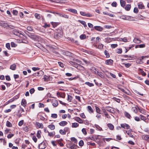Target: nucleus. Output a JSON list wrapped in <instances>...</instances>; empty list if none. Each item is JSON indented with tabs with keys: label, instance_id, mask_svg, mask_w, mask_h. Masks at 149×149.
Returning <instances> with one entry per match:
<instances>
[{
	"label": "nucleus",
	"instance_id": "obj_1",
	"mask_svg": "<svg viewBox=\"0 0 149 149\" xmlns=\"http://www.w3.org/2000/svg\"><path fill=\"white\" fill-rule=\"evenodd\" d=\"M69 63L76 68L78 70H84L85 69L80 64H78L75 61H70Z\"/></svg>",
	"mask_w": 149,
	"mask_h": 149
},
{
	"label": "nucleus",
	"instance_id": "obj_2",
	"mask_svg": "<svg viewBox=\"0 0 149 149\" xmlns=\"http://www.w3.org/2000/svg\"><path fill=\"white\" fill-rule=\"evenodd\" d=\"M57 32L54 33V38L56 39H58L61 38L62 36L61 31L60 29H58L57 30Z\"/></svg>",
	"mask_w": 149,
	"mask_h": 149
},
{
	"label": "nucleus",
	"instance_id": "obj_3",
	"mask_svg": "<svg viewBox=\"0 0 149 149\" xmlns=\"http://www.w3.org/2000/svg\"><path fill=\"white\" fill-rule=\"evenodd\" d=\"M22 32L18 30L14 29L13 30L12 32V33L14 35L18 36L19 37H22L21 35L24 36L26 38H27L26 36H25L24 34L21 33Z\"/></svg>",
	"mask_w": 149,
	"mask_h": 149
},
{
	"label": "nucleus",
	"instance_id": "obj_4",
	"mask_svg": "<svg viewBox=\"0 0 149 149\" xmlns=\"http://www.w3.org/2000/svg\"><path fill=\"white\" fill-rule=\"evenodd\" d=\"M29 37L34 41H37L39 39L38 36L33 33H31Z\"/></svg>",
	"mask_w": 149,
	"mask_h": 149
},
{
	"label": "nucleus",
	"instance_id": "obj_5",
	"mask_svg": "<svg viewBox=\"0 0 149 149\" xmlns=\"http://www.w3.org/2000/svg\"><path fill=\"white\" fill-rule=\"evenodd\" d=\"M44 81H48L52 80V77L49 75H44Z\"/></svg>",
	"mask_w": 149,
	"mask_h": 149
},
{
	"label": "nucleus",
	"instance_id": "obj_6",
	"mask_svg": "<svg viewBox=\"0 0 149 149\" xmlns=\"http://www.w3.org/2000/svg\"><path fill=\"white\" fill-rule=\"evenodd\" d=\"M46 147V145L45 142L43 141L40 143L38 146V148L39 149H44Z\"/></svg>",
	"mask_w": 149,
	"mask_h": 149
},
{
	"label": "nucleus",
	"instance_id": "obj_7",
	"mask_svg": "<svg viewBox=\"0 0 149 149\" xmlns=\"http://www.w3.org/2000/svg\"><path fill=\"white\" fill-rule=\"evenodd\" d=\"M90 70L91 72L93 74H98V70L96 69L95 67H92L90 69Z\"/></svg>",
	"mask_w": 149,
	"mask_h": 149
},
{
	"label": "nucleus",
	"instance_id": "obj_8",
	"mask_svg": "<svg viewBox=\"0 0 149 149\" xmlns=\"http://www.w3.org/2000/svg\"><path fill=\"white\" fill-rule=\"evenodd\" d=\"M106 110L111 113H113L115 112L114 109L110 107H106Z\"/></svg>",
	"mask_w": 149,
	"mask_h": 149
},
{
	"label": "nucleus",
	"instance_id": "obj_9",
	"mask_svg": "<svg viewBox=\"0 0 149 149\" xmlns=\"http://www.w3.org/2000/svg\"><path fill=\"white\" fill-rule=\"evenodd\" d=\"M0 26L5 28L8 26V24L5 22L2 21L0 22Z\"/></svg>",
	"mask_w": 149,
	"mask_h": 149
},
{
	"label": "nucleus",
	"instance_id": "obj_10",
	"mask_svg": "<svg viewBox=\"0 0 149 149\" xmlns=\"http://www.w3.org/2000/svg\"><path fill=\"white\" fill-rule=\"evenodd\" d=\"M52 103L53 106L54 107H56L58 105V103L57 100L55 99L52 100Z\"/></svg>",
	"mask_w": 149,
	"mask_h": 149
},
{
	"label": "nucleus",
	"instance_id": "obj_11",
	"mask_svg": "<svg viewBox=\"0 0 149 149\" xmlns=\"http://www.w3.org/2000/svg\"><path fill=\"white\" fill-rule=\"evenodd\" d=\"M121 127L127 129H129L130 128V126L128 125L126 123L122 124L120 125Z\"/></svg>",
	"mask_w": 149,
	"mask_h": 149
},
{
	"label": "nucleus",
	"instance_id": "obj_12",
	"mask_svg": "<svg viewBox=\"0 0 149 149\" xmlns=\"http://www.w3.org/2000/svg\"><path fill=\"white\" fill-rule=\"evenodd\" d=\"M142 138L143 139L149 142V135H143Z\"/></svg>",
	"mask_w": 149,
	"mask_h": 149
},
{
	"label": "nucleus",
	"instance_id": "obj_13",
	"mask_svg": "<svg viewBox=\"0 0 149 149\" xmlns=\"http://www.w3.org/2000/svg\"><path fill=\"white\" fill-rule=\"evenodd\" d=\"M138 6L139 9H144L145 8V6L141 2L138 3Z\"/></svg>",
	"mask_w": 149,
	"mask_h": 149
},
{
	"label": "nucleus",
	"instance_id": "obj_14",
	"mask_svg": "<svg viewBox=\"0 0 149 149\" xmlns=\"http://www.w3.org/2000/svg\"><path fill=\"white\" fill-rule=\"evenodd\" d=\"M94 29H95L96 30L101 31L103 30V28L99 26H95L94 27Z\"/></svg>",
	"mask_w": 149,
	"mask_h": 149
},
{
	"label": "nucleus",
	"instance_id": "obj_15",
	"mask_svg": "<svg viewBox=\"0 0 149 149\" xmlns=\"http://www.w3.org/2000/svg\"><path fill=\"white\" fill-rule=\"evenodd\" d=\"M68 124L67 122L66 121H62L59 123V125L61 126H64Z\"/></svg>",
	"mask_w": 149,
	"mask_h": 149
},
{
	"label": "nucleus",
	"instance_id": "obj_16",
	"mask_svg": "<svg viewBox=\"0 0 149 149\" xmlns=\"http://www.w3.org/2000/svg\"><path fill=\"white\" fill-rule=\"evenodd\" d=\"M113 61L111 59L107 60L105 61V64L107 65H110L112 64L113 63Z\"/></svg>",
	"mask_w": 149,
	"mask_h": 149
},
{
	"label": "nucleus",
	"instance_id": "obj_17",
	"mask_svg": "<svg viewBox=\"0 0 149 149\" xmlns=\"http://www.w3.org/2000/svg\"><path fill=\"white\" fill-rule=\"evenodd\" d=\"M26 100L24 99H23L22 100V102H21V105L23 106L24 107H25L26 105Z\"/></svg>",
	"mask_w": 149,
	"mask_h": 149
},
{
	"label": "nucleus",
	"instance_id": "obj_18",
	"mask_svg": "<svg viewBox=\"0 0 149 149\" xmlns=\"http://www.w3.org/2000/svg\"><path fill=\"white\" fill-rule=\"evenodd\" d=\"M120 3L121 6L123 8H124L125 6L126 2L123 0H120Z\"/></svg>",
	"mask_w": 149,
	"mask_h": 149
},
{
	"label": "nucleus",
	"instance_id": "obj_19",
	"mask_svg": "<svg viewBox=\"0 0 149 149\" xmlns=\"http://www.w3.org/2000/svg\"><path fill=\"white\" fill-rule=\"evenodd\" d=\"M36 125L38 128H43V124L42 123L37 122L36 123Z\"/></svg>",
	"mask_w": 149,
	"mask_h": 149
},
{
	"label": "nucleus",
	"instance_id": "obj_20",
	"mask_svg": "<svg viewBox=\"0 0 149 149\" xmlns=\"http://www.w3.org/2000/svg\"><path fill=\"white\" fill-rule=\"evenodd\" d=\"M87 110L89 113H93V110L91 106H88L87 107Z\"/></svg>",
	"mask_w": 149,
	"mask_h": 149
},
{
	"label": "nucleus",
	"instance_id": "obj_21",
	"mask_svg": "<svg viewBox=\"0 0 149 149\" xmlns=\"http://www.w3.org/2000/svg\"><path fill=\"white\" fill-rule=\"evenodd\" d=\"M68 10L73 13L76 14L77 13V11L76 9L72 8L68 9Z\"/></svg>",
	"mask_w": 149,
	"mask_h": 149
},
{
	"label": "nucleus",
	"instance_id": "obj_22",
	"mask_svg": "<svg viewBox=\"0 0 149 149\" xmlns=\"http://www.w3.org/2000/svg\"><path fill=\"white\" fill-rule=\"evenodd\" d=\"M75 120L80 123H83V120L79 117H76L75 118Z\"/></svg>",
	"mask_w": 149,
	"mask_h": 149
},
{
	"label": "nucleus",
	"instance_id": "obj_23",
	"mask_svg": "<svg viewBox=\"0 0 149 149\" xmlns=\"http://www.w3.org/2000/svg\"><path fill=\"white\" fill-rule=\"evenodd\" d=\"M127 20L129 21H135V19H134V17L130 16H127Z\"/></svg>",
	"mask_w": 149,
	"mask_h": 149
},
{
	"label": "nucleus",
	"instance_id": "obj_24",
	"mask_svg": "<svg viewBox=\"0 0 149 149\" xmlns=\"http://www.w3.org/2000/svg\"><path fill=\"white\" fill-rule=\"evenodd\" d=\"M107 126L108 128L111 130H113L114 128V126L111 123L107 124Z\"/></svg>",
	"mask_w": 149,
	"mask_h": 149
},
{
	"label": "nucleus",
	"instance_id": "obj_25",
	"mask_svg": "<svg viewBox=\"0 0 149 149\" xmlns=\"http://www.w3.org/2000/svg\"><path fill=\"white\" fill-rule=\"evenodd\" d=\"M124 8H125V9L127 11H129L130 10L131 8V6L130 4H127Z\"/></svg>",
	"mask_w": 149,
	"mask_h": 149
},
{
	"label": "nucleus",
	"instance_id": "obj_26",
	"mask_svg": "<svg viewBox=\"0 0 149 149\" xmlns=\"http://www.w3.org/2000/svg\"><path fill=\"white\" fill-rule=\"evenodd\" d=\"M87 140H91L94 141H95V137L94 136H91L90 137L87 138Z\"/></svg>",
	"mask_w": 149,
	"mask_h": 149
},
{
	"label": "nucleus",
	"instance_id": "obj_27",
	"mask_svg": "<svg viewBox=\"0 0 149 149\" xmlns=\"http://www.w3.org/2000/svg\"><path fill=\"white\" fill-rule=\"evenodd\" d=\"M78 22L83 25L84 27H87V25L85 21L83 20H79Z\"/></svg>",
	"mask_w": 149,
	"mask_h": 149
},
{
	"label": "nucleus",
	"instance_id": "obj_28",
	"mask_svg": "<svg viewBox=\"0 0 149 149\" xmlns=\"http://www.w3.org/2000/svg\"><path fill=\"white\" fill-rule=\"evenodd\" d=\"M124 115L127 118L130 119L131 117V116L130 114L128 112L125 111L124 112Z\"/></svg>",
	"mask_w": 149,
	"mask_h": 149
},
{
	"label": "nucleus",
	"instance_id": "obj_29",
	"mask_svg": "<svg viewBox=\"0 0 149 149\" xmlns=\"http://www.w3.org/2000/svg\"><path fill=\"white\" fill-rule=\"evenodd\" d=\"M133 41L134 42L139 43L141 42V41L138 38H135L134 39Z\"/></svg>",
	"mask_w": 149,
	"mask_h": 149
},
{
	"label": "nucleus",
	"instance_id": "obj_30",
	"mask_svg": "<svg viewBox=\"0 0 149 149\" xmlns=\"http://www.w3.org/2000/svg\"><path fill=\"white\" fill-rule=\"evenodd\" d=\"M79 125V124L77 123H72V127H77Z\"/></svg>",
	"mask_w": 149,
	"mask_h": 149
},
{
	"label": "nucleus",
	"instance_id": "obj_31",
	"mask_svg": "<svg viewBox=\"0 0 149 149\" xmlns=\"http://www.w3.org/2000/svg\"><path fill=\"white\" fill-rule=\"evenodd\" d=\"M48 127L51 130H54L55 128V125L53 124H51L48 125Z\"/></svg>",
	"mask_w": 149,
	"mask_h": 149
},
{
	"label": "nucleus",
	"instance_id": "obj_32",
	"mask_svg": "<svg viewBox=\"0 0 149 149\" xmlns=\"http://www.w3.org/2000/svg\"><path fill=\"white\" fill-rule=\"evenodd\" d=\"M65 54L67 56H72L73 54H72L71 53V52H69L68 51H66L65 52Z\"/></svg>",
	"mask_w": 149,
	"mask_h": 149
},
{
	"label": "nucleus",
	"instance_id": "obj_33",
	"mask_svg": "<svg viewBox=\"0 0 149 149\" xmlns=\"http://www.w3.org/2000/svg\"><path fill=\"white\" fill-rule=\"evenodd\" d=\"M16 68V65L15 64H13L10 66V69L12 70H14Z\"/></svg>",
	"mask_w": 149,
	"mask_h": 149
},
{
	"label": "nucleus",
	"instance_id": "obj_34",
	"mask_svg": "<svg viewBox=\"0 0 149 149\" xmlns=\"http://www.w3.org/2000/svg\"><path fill=\"white\" fill-rule=\"evenodd\" d=\"M139 111L142 114H146V111L143 109H141L139 108Z\"/></svg>",
	"mask_w": 149,
	"mask_h": 149
},
{
	"label": "nucleus",
	"instance_id": "obj_35",
	"mask_svg": "<svg viewBox=\"0 0 149 149\" xmlns=\"http://www.w3.org/2000/svg\"><path fill=\"white\" fill-rule=\"evenodd\" d=\"M41 133V131L39 130L38 131L37 134L36 136L39 139L41 137L40 134Z\"/></svg>",
	"mask_w": 149,
	"mask_h": 149
},
{
	"label": "nucleus",
	"instance_id": "obj_36",
	"mask_svg": "<svg viewBox=\"0 0 149 149\" xmlns=\"http://www.w3.org/2000/svg\"><path fill=\"white\" fill-rule=\"evenodd\" d=\"M79 37L81 40H84L86 38V36L85 34H82Z\"/></svg>",
	"mask_w": 149,
	"mask_h": 149
},
{
	"label": "nucleus",
	"instance_id": "obj_37",
	"mask_svg": "<svg viewBox=\"0 0 149 149\" xmlns=\"http://www.w3.org/2000/svg\"><path fill=\"white\" fill-rule=\"evenodd\" d=\"M141 120L145 121L146 120V117L142 115H140L139 116Z\"/></svg>",
	"mask_w": 149,
	"mask_h": 149
},
{
	"label": "nucleus",
	"instance_id": "obj_38",
	"mask_svg": "<svg viewBox=\"0 0 149 149\" xmlns=\"http://www.w3.org/2000/svg\"><path fill=\"white\" fill-rule=\"evenodd\" d=\"M77 146L75 144H74L72 145H70L69 148H70L71 149H76Z\"/></svg>",
	"mask_w": 149,
	"mask_h": 149
},
{
	"label": "nucleus",
	"instance_id": "obj_39",
	"mask_svg": "<svg viewBox=\"0 0 149 149\" xmlns=\"http://www.w3.org/2000/svg\"><path fill=\"white\" fill-rule=\"evenodd\" d=\"M6 125L8 127H11L12 126V125L10 122L7 121L6 122Z\"/></svg>",
	"mask_w": 149,
	"mask_h": 149
},
{
	"label": "nucleus",
	"instance_id": "obj_40",
	"mask_svg": "<svg viewBox=\"0 0 149 149\" xmlns=\"http://www.w3.org/2000/svg\"><path fill=\"white\" fill-rule=\"evenodd\" d=\"M95 108H96V112H97V113H100V114H101V111L100 109L99 108H98V107H97L96 106H95Z\"/></svg>",
	"mask_w": 149,
	"mask_h": 149
},
{
	"label": "nucleus",
	"instance_id": "obj_41",
	"mask_svg": "<svg viewBox=\"0 0 149 149\" xmlns=\"http://www.w3.org/2000/svg\"><path fill=\"white\" fill-rule=\"evenodd\" d=\"M85 84L86 85H88L90 87H92L94 86V84L92 83H90L88 82H86L85 83Z\"/></svg>",
	"mask_w": 149,
	"mask_h": 149
},
{
	"label": "nucleus",
	"instance_id": "obj_42",
	"mask_svg": "<svg viewBox=\"0 0 149 149\" xmlns=\"http://www.w3.org/2000/svg\"><path fill=\"white\" fill-rule=\"evenodd\" d=\"M50 26V25L49 24H47V23L45 22L44 23V25L43 26V27L45 28H46L49 27Z\"/></svg>",
	"mask_w": 149,
	"mask_h": 149
},
{
	"label": "nucleus",
	"instance_id": "obj_43",
	"mask_svg": "<svg viewBox=\"0 0 149 149\" xmlns=\"http://www.w3.org/2000/svg\"><path fill=\"white\" fill-rule=\"evenodd\" d=\"M104 54L106 56V57L107 58L110 57V55L108 51L105 50L104 51Z\"/></svg>",
	"mask_w": 149,
	"mask_h": 149
},
{
	"label": "nucleus",
	"instance_id": "obj_44",
	"mask_svg": "<svg viewBox=\"0 0 149 149\" xmlns=\"http://www.w3.org/2000/svg\"><path fill=\"white\" fill-rule=\"evenodd\" d=\"M59 132L60 134L62 135H65L66 134V133L65 132L64 130L62 129H61L59 130Z\"/></svg>",
	"mask_w": 149,
	"mask_h": 149
},
{
	"label": "nucleus",
	"instance_id": "obj_45",
	"mask_svg": "<svg viewBox=\"0 0 149 149\" xmlns=\"http://www.w3.org/2000/svg\"><path fill=\"white\" fill-rule=\"evenodd\" d=\"M105 42L107 43H109L111 41V39L110 38H107L105 39Z\"/></svg>",
	"mask_w": 149,
	"mask_h": 149
},
{
	"label": "nucleus",
	"instance_id": "obj_46",
	"mask_svg": "<svg viewBox=\"0 0 149 149\" xmlns=\"http://www.w3.org/2000/svg\"><path fill=\"white\" fill-rule=\"evenodd\" d=\"M48 135L50 136L53 137L55 134V132H48Z\"/></svg>",
	"mask_w": 149,
	"mask_h": 149
},
{
	"label": "nucleus",
	"instance_id": "obj_47",
	"mask_svg": "<svg viewBox=\"0 0 149 149\" xmlns=\"http://www.w3.org/2000/svg\"><path fill=\"white\" fill-rule=\"evenodd\" d=\"M72 99V97L69 95H68V100L69 101V102H71V100Z\"/></svg>",
	"mask_w": 149,
	"mask_h": 149
},
{
	"label": "nucleus",
	"instance_id": "obj_48",
	"mask_svg": "<svg viewBox=\"0 0 149 149\" xmlns=\"http://www.w3.org/2000/svg\"><path fill=\"white\" fill-rule=\"evenodd\" d=\"M58 64L62 68H63L65 66L64 64L60 62H58Z\"/></svg>",
	"mask_w": 149,
	"mask_h": 149
},
{
	"label": "nucleus",
	"instance_id": "obj_49",
	"mask_svg": "<svg viewBox=\"0 0 149 149\" xmlns=\"http://www.w3.org/2000/svg\"><path fill=\"white\" fill-rule=\"evenodd\" d=\"M71 140L75 143H77V139L74 137L71 138Z\"/></svg>",
	"mask_w": 149,
	"mask_h": 149
},
{
	"label": "nucleus",
	"instance_id": "obj_50",
	"mask_svg": "<svg viewBox=\"0 0 149 149\" xmlns=\"http://www.w3.org/2000/svg\"><path fill=\"white\" fill-rule=\"evenodd\" d=\"M111 5L113 7H116L117 5V4L116 2L113 1L111 4Z\"/></svg>",
	"mask_w": 149,
	"mask_h": 149
},
{
	"label": "nucleus",
	"instance_id": "obj_51",
	"mask_svg": "<svg viewBox=\"0 0 149 149\" xmlns=\"http://www.w3.org/2000/svg\"><path fill=\"white\" fill-rule=\"evenodd\" d=\"M126 132L127 133V134L129 135V136L131 137L134 138V136L129 131H126Z\"/></svg>",
	"mask_w": 149,
	"mask_h": 149
},
{
	"label": "nucleus",
	"instance_id": "obj_52",
	"mask_svg": "<svg viewBox=\"0 0 149 149\" xmlns=\"http://www.w3.org/2000/svg\"><path fill=\"white\" fill-rule=\"evenodd\" d=\"M79 145L80 146H82L84 145V141L82 140H80L79 143Z\"/></svg>",
	"mask_w": 149,
	"mask_h": 149
},
{
	"label": "nucleus",
	"instance_id": "obj_53",
	"mask_svg": "<svg viewBox=\"0 0 149 149\" xmlns=\"http://www.w3.org/2000/svg\"><path fill=\"white\" fill-rule=\"evenodd\" d=\"M35 17L38 19H40V17L39 15V14L36 13L35 14Z\"/></svg>",
	"mask_w": 149,
	"mask_h": 149
},
{
	"label": "nucleus",
	"instance_id": "obj_54",
	"mask_svg": "<svg viewBox=\"0 0 149 149\" xmlns=\"http://www.w3.org/2000/svg\"><path fill=\"white\" fill-rule=\"evenodd\" d=\"M132 109L134 112L135 113H137L138 112L137 108L135 107H132Z\"/></svg>",
	"mask_w": 149,
	"mask_h": 149
},
{
	"label": "nucleus",
	"instance_id": "obj_55",
	"mask_svg": "<svg viewBox=\"0 0 149 149\" xmlns=\"http://www.w3.org/2000/svg\"><path fill=\"white\" fill-rule=\"evenodd\" d=\"M64 130L66 133V132H69L70 129L68 127H65L64 129Z\"/></svg>",
	"mask_w": 149,
	"mask_h": 149
},
{
	"label": "nucleus",
	"instance_id": "obj_56",
	"mask_svg": "<svg viewBox=\"0 0 149 149\" xmlns=\"http://www.w3.org/2000/svg\"><path fill=\"white\" fill-rule=\"evenodd\" d=\"M14 100V99L13 98L10 99L7 102H6V104H9L11 102H13Z\"/></svg>",
	"mask_w": 149,
	"mask_h": 149
},
{
	"label": "nucleus",
	"instance_id": "obj_57",
	"mask_svg": "<svg viewBox=\"0 0 149 149\" xmlns=\"http://www.w3.org/2000/svg\"><path fill=\"white\" fill-rule=\"evenodd\" d=\"M104 45H103L102 44H100L98 46V47H97V48L99 49H102Z\"/></svg>",
	"mask_w": 149,
	"mask_h": 149
},
{
	"label": "nucleus",
	"instance_id": "obj_58",
	"mask_svg": "<svg viewBox=\"0 0 149 149\" xmlns=\"http://www.w3.org/2000/svg\"><path fill=\"white\" fill-rule=\"evenodd\" d=\"M11 45L12 47H15L17 46V45L15 44L14 42H11Z\"/></svg>",
	"mask_w": 149,
	"mask_h": 149
},
{
	"label": "nucleus",
	"instance_id": "obj_59",
	"mask_svg": "<svg viewBox=\"0 0 149 149\" xmlns=\"http://www.w3.org/2000/svg\"><path fill=\"white\" fill-rule=\"evenodd\" d=\"M51 117L53 118H57V115L56 113L52 114L51 115Z\"/></svg>",
	"mask_w": 149,
	"mask_h": 149
},
{
	"label": "nucleus",
	"instance_id": "obj_60",
	"mask_svg": "<svg viewBox=\"0 0 149 149\" xmlns=\"http://www.w3.org/2000/svg\"><path fill=\"white\" fill-rule=\"evenodd\" d=\"M27 29L28 31H32L33 29L31 26H28L27 28Z\"/></svg>",
	"mask_w": 149,
	"mask_h": 149
},
{
	"label": "nucleus",
	"instance_id": "obj_61",
	"mask_svg": "<svg viewBox=\"0 0 149 149\" xmlns=\"http://www.w3.org/2000/svg\"><path fill=\"white\" fill-rule=\"evenodd\" d=\"M7 27H8L9 28V29H14L15 28V26L9 24H8V26Z\"/></svg>",
	"mask_w": 149,
	"mask_h": 149
},
{
	"label": "nucleus",
	"instance_id": "obj_62",
	"mask_svg": "<svg viewBox=\"0 0 149 149\" xmlns=\"http://www.w3.org/2000/svg\"><path fill=\"white\" fill-rule=\"evenodd\" d=\"M139 10L136 7H135L134 8V13H137L138 12Z\"/></svg>",
	"mask_w": 149,
	"mask_h": 149
},
{
	"label": "nucleus",
	"instance_id": "obj_63",
	"mask_svg": "<svg viewBox=\"0 0 149 149\" xmlns=\"http://www.w3.org/2000/svg\"><path fill=\"white\" fill-rule=\"evenodd\" d=\"M118 46L117 44H112L111 45V47L112 48H114Z\"/></svg>",
	"mask_w": 149,
	"mask_h": 149
},
{
	"label": "nucleus",
	"instance_id": "obj_64",
	"mask_svg": "<svg viewBox=\"0 0 149 149\" xmlns=\"http://www.w3.org/2000/svg\"><path fill=\"white\" fill-rule=\"evenodd\" d=\"M24 123V120H22L21 121H20L18 123V125L19 126H21Z\"/></svg>",
	"mask_w": 149,
	"mask_h": 149
}]
</instances>
